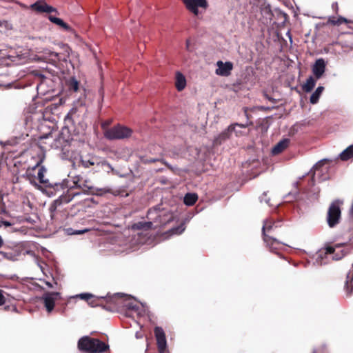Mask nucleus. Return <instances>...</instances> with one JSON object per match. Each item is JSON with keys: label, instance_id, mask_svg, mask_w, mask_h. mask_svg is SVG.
I'll list each match as a JSON object with an SVG mask.
<instances>
[{"label": "nucleus", "instance_id": "2eb2a0df", "mask_svg": "<svg viewBox=\"0 0 353 353\" xmlns=\"http://www.w3.org/2000/svg\"><path fill=\"white\" fill-rule=\"evenodd\" d=\"M218 68L216 70V74L222 77H228L231 74L233 70V63L230 61L223 63L222 61H219L216 63Z\"/></svg>", "mask_w": 353, "mask_h": 353}, {"label": "nucleus", "instance_id": "c756f323", "mask_svg": "<svg viewBox=\"0 0 353 353\" xmlns=\"http://www.w3.org/2000/svg\"><path fill=\"white\" fill-rule=\"evenodd\" d=\"M10 297V295L8 293L0 289V306L4 305L8 301H9Z\"/></svg>", "mask_w": 353, "mask_h": 353}, {"label": "nucleus", "instance_id": "cd10ccee", "mask_svg": "<svg viewBox=\"0 0 353 353\" xmlns=\"http://www.w3.org/2000/svg\"><path fill=\"white\" fill-rule=\"evenodd\" d=\"M328 22L332 25L339 26L342 23H348L350 22V21H348L346 18L343 17H339L337 19H336L334 17H333L329 18Z\"/></svg>", "mask_w": 353, "mask_h": 353}, {"label": "nucleus", "instance_id": "a211bd4d", "mask_svg": "<svg viewBox=\"0 0 353 353\" xmlns=\"http://www.w3.org/2000/svg\"><path fill=\"white\" fill-rule=\"evenodd\" d=\"M279 223L280 221H274L272 219L265 220L262 228L263 239L265 237V235H270V233H271L272 230L274 228L280 227Z\"/></svg>", "mask_w": 353, "mask_h": 353}, {"label": "nucleus", "instance_id": "7c9ffc66", "mask_svg": "<svg viewBox=\"0 0 353 353\" xmlns=\"http://www.w3.org/2000/svg\"><path fill=\"white\" fill-rule=\"evenodd\" d=\"M74 114V112H70L65 117L64 123L65 124V127L68 129L74 125V119L72 117Z\"/></svg>", "mask_w": 353, "mask_h": 353}, {"label": "nucleus", "instance_id": "603ef678", "mask_svg": "<svg viewBox=\"0 0 353 353\" xmlns=\"http://www.w3.org/2000/svg\"><path fill=\"white\" fill-rule=\"evenodd\" d=\"M46 285H47L48 288H52V287H53V286H52V283H50V282H46Z\"/></svg>", "mask_w": 353, "mask_h": 353}, {"label": "nucleus", "instance_id": "0eeeda50", "mask_svg": "<svg viewBox=\"0 0 353 353\" xmlns=\"http://www.w3.org/2000/svg\"><path fill=\"white\" fill-rule=\"evenodd\" d=\"M251 124H252V122L247 123L245 124L236 123L230 125L225 130L214 137L213 140V145L217 146L221 145L223 142L230 139L231 134L233 132H235L237 134V132L235 131L236 126L245 128Z\"/></svg>", "mask_w": 353, "mask_h": 353}, {"label": "nucleus", "instance_id": "7ed1b4c3", "mask_svg": "<svg viewBox=\"0 0 353 353\" xmlns=\"http://www.w3.org/2000/svg\"><path fill=\"white\" fill-rule=\"evenodd\" d=\"M42 159L37 163L32 168H28L26 172V179L32 184H37V181L40 183L44 184L46 187H51V183L45 178L44 174L46 172V169L41 165Z\"/></svg>", "mask_w": 353, "mask_h": 353}, {"label": "nucleus", "instance_id": "09e8293b", "mask_svg": "<svg viewBox=\"0 0 353 353\" xmlns=\"http://www.w3.org/2000/svg\"><path fill=\"white\" fill-rule=\"evenodd\" d=\"M3 244H4L3 239H2L1 236L0 235V248H1L3 247Z\"/></svg>", "mask_w": 353, "mask_h": 353}, {"label": "nucleus", "instance_id": "473e14b6", "mask_svg": "<svg viewBox=\"0 0 353 353\" xmlns=\"http://www.w3.org/2000/svg\"><path fill=\"white\" fill-rule=\"evenodd\" d=\"M329 162V160L328 159H323L320 161H319L318 163H316L315 164V165L313 167V168L314 169V172H316V171H323V167L324 166V165L327 163ZM315 173H314L313 174V176H314Z\"/></svg>", "mask_w": 353, "mask_h": 353}, {"label": "nucleus", "instance_id": "6e6d98bb", "mask_svg": "<svg viewBox=\"0 0 353 353\" xmlns=\"http://www.w3.org/2000/svg\"><path fill=\"white\" fill-rule=\"evenodd\" d=\"M265 97L270 100V101H272L273 99L271 98V97H269L268 95H265Z\"/></svg>", "mask_w": 353, "mask_h": 353}, {"label": "nucleus", "instance_id": "49530a36", "mask_svg": "<svg viewBox=\"0 0 353 353\" xmlns=\"http://www.w3.org/2000/svg\"><path fill=\"white\" fill-rule=\"evenodd\" d=\"M84 233L83 230H78L75 232H70V234H80Z\"/></svg>", "mask_w": 353, "mask_h": 353}, {"label": "nucleus", "instance_id": "5701e85b", "mask_svg": "<svg viewBox=\"0 0 353 353\" xmlns=\"http://www.w3.org/2000/svg\"><path fill=\"white\" fill-rule=\"evenodd\" d=\"M198 200V195L196 193H187L183 199L184 203L188 206H192Z\"/></svg>", "mask_w": 353, "mask_h": 353}, {"label": "nucleus", "instance_id": "a878e982", "mask_svg": "<svg viewBox=\"0 0 353 353\" xmlns=\"http://www.w3.org/2000/svg\"><path fill=\"white\" fill-rule=\"evenodd\" d=\"M353 157V145H350L340 154L342 161H347Z\"/></svg>", "mask_w": 353, "mask_h": 353}, {"label": "nucleus", "instance_id": "423d86ee", "mask_svg": "<svg viewBox=\"0 0 353 353\" xmlns=\"http://www.w3.org/2000/svg\"><path fill=\"white\" fill-rule=\"evenodd\" d=\"M132 134V129L119 124L108 128L104 132L105 137L109 140L129 138L131 137Z\"/></svg>", "mask_w": 353, "mask_h": 353}, {"label": "nucleus", "instance_id": "f3484780", "mask_svg": "<svg viewBox=\"0 0 353 353\" xmlns=\"http://www.w3.org/2000/svg\"><path fill=\"white\" fill-rule=\"evenodd\" d=\"M263 239L266 244V246L272 252L276 253L277 250H279L282 245L280 241L271 235H265V237Z\"/></svg>", "mask_w": 353, "mask_h": 353}, {"label": "nucleus", "instance_id": "c85d7f7f", "mask_svg": "<svg viewBox=\"0 0 353 353\" xmlns=\"http://www.w3.org/2000/svg\"><path fill=\"white\" fill-rule=\"evenodd\" d=\"M121 306H125L127 308L137 311L139 309V306L131 301L128 298H126L125 296L123 299V305Z\"/></svg>", "mask_w": 353, "mask_h": 353}, {"label": "nucleus", "instance_id": "b1692460", "mask_svg": "<svg viewBox=\"0 0 353 353\" xmlns=\"http://www.w3.org/2000/svg\"><path fill=\"white\" fill-rule=\"evenodd\" d=\"M152 225H153V223L152 221H148V222L140 221L137 223H134L132 225V229L142 230L144 231H148L152 228Z\"/></svg>", "mask_w": 353, "mask_h": 353}, {"label": "nucleus", "instance_id": "ea45409f", "mask_svg": "<svg viewBox=\"0 0 353 353\" xmlns=\"http://www.w3.org/2000/svg\"><path fill=\"white\" fill-rule=\"evenodd\" d=\"M32 74L34 76L36 79L39 80L41 82H42V81L46 78V77L43 74H42L38 71H34L32 72Z\"/></svg>", "mask_w": 353, "mask_h": 353}, {"label": "nucleus", "instance_id": "bb28decb", "mask_svg": "<svg viewBox=\"0 0 353 353\" xmlns=\"http://www.w3.org/2000/svg\"><path fill=\"white\" fill-rule=\"evenodd\" d=\"M316 85V80L310 76L306 81L305 83L303 85V90L306 92H311Z\"/></svg>", "mask_w": 353, "mask_h": 353}, {"label": "nucleus", "instance_id": "4c0bfd02", "mask_svg": "<svg viewBox=\"0 0 353 353\" xmlns=\"http://www.w3.org/2000/svg\"><path fill=\"white\" fill-rule=\"evenodd\" d=\"M342 244H336L334 247L327 246L325 248V254H334L335 252V248H340Z\"/></svg>", "mask_w": 353, "mask_h": 353}, {"label": "nucleus", "instance_id": "aec40b11", "mask_svg": "<svg viewBox=\"0 0 353 353\" xmlns=\"http://www.w3.org/2000/svg\"><path fill=\"white\" fill-rule=\"evenodd\" d=\"M125 295L123 294H115L112 296H108L106 297L107 303L112 304L113 308L120 307L123 305V299Z\"/></svg>", "mask_w": 353, "mask_h": 353}, {"label": "nucleus", "instance_id": "393cba45", "mask_svg": "<svg viewBox=\"0 0 353 353\" xmlns=\"http://www.w3.org/2000/svg\"><path fill=\"white\" fill-rule=\"evenodd\" d=\"M324 90V87L319 86L314 93L312 94L310 101L312 104H316L320 98L323 91Z\"/></svg>", "mask_w": 353, "mask_h": 353}, {"label": "nucleus", "instance_id": "c9c22d12", "mask_svg": "<svg viewBox=\"0 0 353 353\" xmlns=\"http://www.w3.org/2000/svg\"><path fill=\"white\" fill-rule=\"evenodd\" d=\"M50 56V61L52 63L56 64L58 61H59V54L54 52H50L49 54Z\"/></svg>", "mask_w": 353, "mask_h": 353}, {"label": "nucleus", "instance_id": "f8f14e48", "mask_svg": "<svg viewBox=\"0 0 353 353\" xmlns=\"http://www.w3.org/2000/svg\"><path fill=\"white\" fill-rule=\"evenodd\" d=\"M80 163L85 168H91L94 166L99 167V165H103L105 162L101 161L98 157L88 155L81 157Z\"/></svg>", "mask_w": 353, "mask_h": 353}, {"label": "nucleus", "instance_id": "3c124183", "mask_svg": "<svg viewBox=\"0 0 353 353\" xmlns=\"http://www.w3.org/2000/svg\"><path fill=\"white\" fill-rule=\"evenodd\" d=\"M56 185H57V187H60V188H61V189H63V190L65 188V185H64L63 184H59V185L56 184Z\"/></svg>", "mask_w": 353, "mask_h": 353}, {"label": "nucleus", "instance_id": "de8ad7c7", "mask_svg": "<svg viewBox=\"0 0 353 353\" xmlns=\"http://www.w3.org/2000/svg\"><path fill=\"white\" fill-rule=\"evenodd\" d=\"M190 41L189 39H188V40L186 41V49H187L188 50H191L190 49Z\"/></svg>", "mask_w": 353, "mask_h": 353}, {"label": "nucleus", "instance_id": "2f4dec72", "mask_svg": "<svg viewBox=\"0 0 353 353\" xmlns=\"http://www.w3.org/2000/svg\"><path fill=\"white\" fill-rule=\"evenodd\" d=\"M344 46L350 50H353V34H348L344 41Z\"/></svg>", "mask_w": 353, "mask_h": 353}, {"label": "nucleus", "instance_id": "dca6fc26", "mask_svg": "<svg viewBox=\"0 0 353 353\" xmlns=\"http://www.w3.org/2000/svg\"><path fill=\"white\" fill-rule=\"evenodd\" d=\"M326 64L323 59L320 58L316 60L312 66V72L316 79H320L325 71Z\"/></svg>", "mask_w": 353, "mask_h": 353}, {"label": "nucleus", "instance_id": "58836bf2", "mask_svg": "<svg viewBox=\"0 0 353 353\" xmlns=\"http://www.w3.org/2000/svg\"><path fill=\"white\" fill-rule=\"evenodd\" d=\"M78 296L83 300L89 301L93 297V295L89 293H82L79 294Z\"/></svg>", "mask_w": 353, "mask_h": 353}, {"label": "nucleus", "instance_id": "f03ea898", "mask_svg": "<svg viewBox=\"0 0 353 353\" xmlns=\"http://www.w3.org/2000/svg\"><path fill=\"white\" fill-rule=\"evenodd\" d=\"M77 347L81 352L84 353H104L110 349L108 343L88 336L79 339Z\"/></svg>", "mask_w": 353, "mask_h": 353}, {"label": "nucleus", "instance_id": "1a4fd4ad", "mask_svg": "<svg viewBox=\"0 0 353 353\" xmlns=\"http://www.w3.org/2000/svg\"><path fill=\"white\" fill-rule=\"evenodd\" d=\"M61 299L59 292H46L43 296L44 306L48 313L54 310L55 301Z\"/></svg>", "mask_w": 353, "mask_h": 353}, {"label": "nucleus", "instance_id": "412c9836", "mask_svg": "<svg viewBox=\"0 0 353 353\" xmlns=\"http://www.w3.org/2000/svg\"><path fill=\"white\" fill-rule=\"evenodd\" d=\"M290 140L285 139L280 141L273 148L272 152L273 154L276 155L281 153L285 149L288 147Z\"/></svg>", "mask_w": 353, "mask_h": 353}, {"label": "nucleus", "instance_id": "f257e3e1", "mask_svg": "<svg viewBox=\"0 0 353 353\" xmlns=\"http://www.w3.org/2000/svg\"><path fill=\"white\" fill-rule=\"evenodd\" d=\"M78 181L79 180L74 181L75 188L71 187L70 188L68 189L65 194L61 195L57 199L54 200L51 203L49 208V210L50 212V216L52 219H53L54 216V212L61 205L69 203L74 196L80 195L81 192H76L74 191V189H82L85 194H90L94 192L93 187H88L85 184H83V185H79L78 184Z\"/></svg>", "mask_w": 353, "mask_h": 353}, {"label": "nucleus", "instance_id": "79ce46f5", "mask_svg": "<svg viewBox=\"0 0 353 353\" xmlns=\"http://www.w3.org/2000/svg\"><path fill=\"white\" fill-rule=\"evenodd\" d=\"M345 254H346V253L344 252L343 251H341V253H336L333 257V259L339 260V259H342Z\"/></svg>", "mask_w": 353, "mask_h": 353}, {"label": "nucleus", "instance_id": "a18cd8bd", "mask_svg": "<svg viewBox=\"0 0 353 353\" xmlns=\"http://www.w3.org/2000/svg\"><path fill=\"white\" fill-rule=\"evenodd\" d=\"M8 1L17 3V4H19L22 8H27V6L26 5H24L23 3H20V2L17 1H15V0H8Z\"/></svg>", "mask_w": 353, "mask_h": 353}, {"label": "nucleus", "instance_id": "5fc2aeb1", "mask_svg": "<svg viewBox=\"0 0 353 353\" xmlns=\"http://www.w3.org/2000/svg\"><path fill=\"white\" fill-rule=\"evenodd\" d=\"M245 114L246 117L248 119L249 118V115H248V111H247L246 109L245 110Z\"/></svg>", "mask_w": 353, "mask_h": 353}, {"label": "nucleus", "instance_id": "4be33fe9", "mask_svg": "<svg viewBox=\"0 0 353 353\" xmlns=\"http://www.w3.org/2000/svg\"><path fill=\"white\" fill-rule=\"evenodd\" d=\"M186 85V80L185 77L180 72L176 74L175 86L178 91H182Z\"/></svg>", "mask_w": 353, "mask_h": 353}, {"label": "nucleus", "instance_id": "6e6552de", "mask_svg": "<svg viewBox=\"0 0 353 353\" xmlns=\"http://www.w3.org/2000/svg\"><path fill=\"white\" fill-rule=\"evenodd\" d=\"M341 211L338 201L332 202L327 210V222L330 228L335 227L340 221Z\"/></svg>", "mask_w": 353, "mask_h": 353}, {"label": "nucleus", "instance_id": "39448f33", "mask_svg": "<svg viewBox=\"0 0 353 353\" xmlns=\"http://www.w3.org/2000/svg\"><path fill=\"white\" fill-rule=\"evenodd\" d=\"M147 218L153 220L157 225H164L172 221L173 215L170 212L161 210L159 206H155L148 210Z\"/></svg>", "mask_w": 353, "mask_h": 353}, {"label": "nucleus", "instance_id": "ddd939ff", "mask_svg": "<svg viewBox=\"0 0 353 353\" xmlns=\"http://www.w3.org/2000/svg\"><path fill=\"white\" fill-rule=\"evenodd\" d=\"M183 2L187 9L195 15L199 13L198 7L206 8L208 6L206 0H183Z\"/></svg>", "mask_w": 353, "mask_h": 353}, {"label": "nucleus", "instance_id": "a19ab883", "mask_svg": "<svg viewBox=\"0 0 353 353\" xmlns=\"http://www.w3.org/2000/svg\"><path fill=\"white\" fill-rule=\"evenodd\" d=\"M345 254H346V253L344 252L343 251H341V253H336L333 257V259L339 260V259H342Z\"/></svg>", "mask_w": 353, "mask_h": 353}, {"label": "nucleus", "instance_id": "9b49d317", "mask_svg": "<svg viewBox=\"0 0 353 353\" xmlns=\"http://www.w3.org/2000/svg\"><path fill=\"white\" fill-rule=\"evenodd\" d=\"M50 139L52 141L48 143L52 148L63 150V147L67 144V141L61 135L57 138H54L52 134L49 133L41 137V141L43 140Z\"/></svg>", "mask_w": 353, "mask_h": 353}, {"label": "nucleus", "instance_id": "c03bdc74", "mask_svg": "<svg viewBox=\"0 0 353 353\" xmlns=\"http://www.w3.org/2000/svg\"><path fill=\"white\" fill-rule=\"evenodd\" d=\"M3 225L6 227H10L12 225V223L8 221L0 220V227Z\"/></svg>", "mask_w": 353, "mask_h": 353}, {"label": "nucleus", "instance_id": "e433bc0d", "mask_svg": "<svg viewBox=\"0 0 353 353\" xmlns=\"http://www.w3.org/2000/svg\"><path fill=\"white\" fill-rule=\"evenodd\" d=\"M6 204L3 202L2 196L0 195V214H7Z\"/></svg>", "mask_w": 353, "mask_h": 353}, {"label": "nucleus", "instance_id": "20e7f679", "mask_svg": "<svg viewBox=\"0 0 353 353\" xmlns=\"http://www.w3.org/2000/svg\"><path fill=\"white\" fill-rule=\"evenodd\" d=\"M148 152L152 157H149L148 154L140 156L139 159L142 163L149 164L155 162H161L169 169L172 170L170 165L162 158L163 150L160 145L156 144L150 145L148 148Z\"/></svg>", "mask_w": 353, "mask_h": 353}, {"label": "nucleus", "instance_id": "864d4df0", "mask_svg": "<svg viewBox=\"0 0 353 353\" xmlns=\"http://www.w3.org/2000/svg\"><path fill=\"white\" fill-rule=\"evenodd\" d=\"M100 94L101 95V97H103V88H101L100 90Z\"/></svg>", "mask_w": 353, "mask_h": 353}, {"label": "nucleus", "instance_id": "9d476101", "mask_svg": "<svg viewBox=\"0 0 353 353\" xmlns=\"http://www.w3.org/2000/svg\"><path fill=\"white\" fill-rule=\"evenodd\" d=\"M154 332L157 340L158 351L159 353H164L167 347L164 330L161 327H155Z\"/></svg>", "mask_w": 353, "mask_h": 353}, {"label": "nucleus", "instance_id": "72a5a7b5", "mask_svg": "<svg viewBox=\"0 0 353 353\" xmlns=\"http://www.w3.org/2000/svg\"><path fill=\"white\" fill-rule=\"evenodd\" d=\"M185 230V228L183 226V224H181L180 225L172 228L169 230V233L171 234H181Z\"/></svg>", "mask_w": 353, "mask_h": 353}, {"label": "nucleus", "instance_id": "4d7b16f0", "mask_svg": "<svg viewBox=\"0 0 353 353\" xmlns=\"http://www.w3.org/2000/svg\"><path fill=\"white\" fill-rule=\"evenodd\" d=\"M105 308H106L107 310H112V307H111V306L105 307Z\"/></svg>", "mask_w": 353, "mask_h": 353}, {"label": "nucleus", "instance_id": "8fccbe9b", "mask_svg": "<svg viewBox=\"0 0 353 353\" xmlns=\"http://www.w3.org/2000/svg\"><path fill=\"white\" fill-rule=\"evenodd\" d=\"M0 254L2 255L4 258L8 259V253L4 252H0Z\"/></svg>", "mask_w": 353, "mask_h": 353}, {"label": "nucleus", "instance_id": "4468645a", "mask_svg": "<svg viewBox=\"0 0 353 353\" xmlns=\"http://www.w3.org/2000/svg\"><path fill=\"white\" fill-rule=\"evenodd\" d=\"M30 9L38 13H50L57 12V9L51 6L48 5L44 1H37L30 6Z\"/></svg>", "mask_w": 353, "mask_h": 353}, {"label": "nucleus", "instance_id": "37998d69", "mask_svg": "<svg viewBox=\"0 0 353 353\" xmlns=\"http://www.w3.org/2000/svg\"><path fill=\"white\" fill-rule=\"evenodd\" d=\"M3 309L6 311H9V310H12V311L17 312V307L14 306V305H12V306H11V305H6V306L4 307Z\"/></svg>", "mask_w": 353, "mask_h": 353}, {"label": "nucleus", "instance_id": "6ab92c4d", "mask_svg": "<svg viewBox=\"0 0 353 353\" xmlns=\"http://www.w3.org/2000/svg\"><path fill=\"white\" fill-rule=\"evenodd\" d=\"M48 19L50 22L59 26L63 30L71 34H75L74 30L72 27H70L68 23H65L61 19L54 17L52 15H49Z\"/></svg>", "mask_w": 353, "mask_h": 353}, {"label": "nucleus", "instance_id": "f704fd0d", "mask_svg": "<svg viewBox=\"0 0 353 353\" xmlns=\"http://www.w3.org/2000/svg\"><path fill=\"white\" fill-rule=\"evenodd\" d=\"M69 88L74 92H77L79 89V82L73 77L69 81Z\"/></svg>", "mask_w": 353, "mask_h": 353}]
</instances>
